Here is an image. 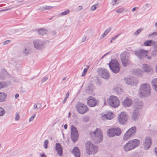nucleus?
Returning <instances> with one entry per match:
<instances>
[{"label":"nucleus","instance_id":"obj_31","mask_svg":"<svg viewBox=\"0 0 157 157\" xmlns=\"http://www.w3.org/2000/svg\"><path fill=\"white\" fill-rule=\"evenodd\" d=\"M153 49L152 51L151 54L153 56H155L157 53V43L155 44V45L153 46Z\"/></svg>","mask_w":157,"mask_h":157},{"label":"nucleus","instance_id":"obj_8","mask_svg":"<svg viewBox=\"0 0 157 157\" xmlns=\"http://www.w3.org/2000/svg\"><path fill=\"white\" fill-rule=\"evenodd\" d=\"M71 137L73 142H76L78 139V132L75 127L73 125L71 127Z\"/></svg>","mask_w":157,"mask_h":157},{"label":"nucleus","instance_id":"obj_10","mask_svg":"<svg viewBox=\"0 0 157 157\" xmlns=\"http://www.w3.org/2000/svg\"><path fill=\"white\" fill-rule=\"evenodd\" d=\"M107 132L108 136L110 137H112L115 135L119 136L121 133V129L118 128L109 129Z\"/></svg>","mask_w":157,"mask_h":157},{"label":"nucleus","instance_id":"obj_53","mask_svg":"<svg viewBox=\"0 0 157 157\" xmlns=\"http://www.w3.org/2000/svg\"><path fill=\"white\" fill-rule=\"evenodd\" d=\"M4 86L3 84L1 82H0V89L3 88Z\"/></svg>","mask_w":157,"mask_h":157},{"label":"nucleus","instance_id":"obj_13","mask_svg":"<svg viewBox=\"0 0 157 157\" xmlns=\"http://www.w3.org/2000/svg\"><path fill=\"white\" fill-rule=\"evenodd\" d=\"M121 58L122 65L124 67H126L131 64V61L129 60L128 57H126L125 53L123 52L121 55Z\"/></svg>","mask_w":157,"mask_h":157},{"label":"nucleus","instance_id":"obj_37","mask_svg":"<svg viewBox=\"0 0 157 157\" xmlns=\"http://www.w3.org/2000/svg\"><path fill=\"white\" fill-rule=\"evenodd\" d=\"M143 30V29L142 28H140L138 29L134 33V35L136 36L138 35L139 34L141 33Z\"/></svg>","mask_w":157,"mask_h":157},{"label":"nucleus","instance_id":"obj_57","mask_svg":"<svg viewBox=\"0 0 157 157\" xmlns=\"http://www.w3.org/2000/svg\"><path fill=\"white\" fill-rule=\"evenodd\" d=\"M137 8V7H135L133 8H132V11L133 12L135 11L136 9Z\"/></svg>","mask_w":157,"mask_h":157},{"label":"nucleus","instance_id":"obj_35","mask_svg":"<svg viewBox=\"0 0 157 157\" xmlns=\"http://www.w3.org/2000/svg\"><path fill=\"white\" fill-rule=\"evenodd\" d=\"M69 12L70 11L69 10H67L64 11V12L59 14L58 15V16L59 17H60L63 15H66L68 14L69 13Z\"/></svg>","mask_w":157,"mask_h":157},{"label":"nucleus","instance_id":"obj_36","mask_svg":"<svg viewBox=\"0 0 157 157\" xmlns=\"http://www.w3.org/2000/svg\"><path fill=\"white\" fill-rule=\"evenodd\" d=\"M5 111L3 108L0 107V117L3 116L5 113Z\"/></svg>","mask_w":157,"mask_h":157},{"label":"nucleus","instance_id":"obj_3","mask_svg":"<svg viewBox=\"0 0 157 157\" xmlns=\"http://www.w3.org/2000/svg\"><path fill=\"white\" fill-rule=\"evenodd\" d=\"M85 146L86 152L88 155L94 154L97 152V147L94 146L91 141H87Z\"/></svg>","mask_w":157,"mask_h":157},{"label":"nucleus","instance_id":"obj_62","mask_svg":"<svg viewBox=\"0 0 157 157\" xmlns=\"http://www.w3.org/2000/svg\"><path fill=\"white\" fill-rule=\"evenodd\" d=\"M110 52H109L107 53H106L101 58H103V57L105 56L106 55H107L108 54H109V53H110Z\"/></svg>","mask_w":157,"mask_h":157},{"label":"nucleus","instance_id":"obj_20","mask_svg":"<svg viewBox=\"0 0 157 157\" xmlns=\"http://www.w3.org/2000/svg\"><path fill=\"white\" fill-rule=\"evenodd\" d=\"M134 148L133 145L129 141L126 143L123 147L124 150L125 151H129Z\"/></svg>","mask_w":157,"mask_h":157},{"label":"nucleus","instance_id":"obj_44","mask_svg":"<svg viewBox=\"0 0 157 157\" xmlns=\"http://www.w3.org/2000/svg\"><path fill=\"white\" fill-rule=\"evenodd\" d=\"M87 69L85 68L84 69L83 72L82 74V77L84 76L85 75V74L87 72Z\"/></svg>","mask_w":157,"mask_h":157},{"label":"nucleus","instance_id":"obj_61","mask_svg":"<svg viewBox=\"0 0 157 157\" xmlns=\"http://www.w3.org/2000/svg\"><path fill=\"white\" fill-rule=\"evenodd\" d=\"M64 128L65 129H66L67 128V124H65L64 125Z\"/></svg>","mask_w":157,"mask_h":157},{"label":"nucleus","instance_id":"obj_34","mask_svg":"<svg viewBox=\"0 0 157 157\" xmlns=\"http://www.w3.org/2000/svg\"><path fill=\"white\" fill-rule=\"evenodd\" d=\"M134 72L136 75L141 76L142 74L143 71L140 69H137L135 70Z\"/></svg>","mask_w":157,"mask_h":157},{"label":"nucleus","instance_id":"obj_41","mask_svg":"<svg viewBox=\"0 0 157 157\" xmlns=\"http://www.w3.org/2000/svg\"><path fill=\"white\" fill-rule=\"evenodd\" d=\"M120 35V34H119L117 36L112 38L110 41V43H112L113 42V41L115 40Z\"/></svg>","mask_w":157,"mask_h":157},{"label":"nucleus","instance_id":"obj_7","mask_svg":"<svg viewBox=\"0 0 157 157\" xmlns=\"http://www.w3.org/2000/svg\"><path fill=\"white\" fill-rule=\"evenodd\" d=\"M136 132V128L133 126L129 128L124 134L123 136V140H126L130 137H133Z\"/></svg>","mask_w":157,"mask_h":157},{"label":"nucleus","instance_id":"obj_26","mask_svg":"<svg viewBox=\"0 0 157 157\" xmlns=\"http://www.w3.org/2000/svg\"><path fill=\"white\" fill-rule=\"evenodd\" d=\"M7 97V94L4 92H0V102H2L5 101Z\"/></svg>","mask_w":157,"mask_h":157},{"label":"nucleus","instance_id":"obj_17","mask_svg":"<svg viewBox=\"0 0 157 157\" xmlns=\"http://www.w3.org/2000/svg\"><path fill=\"white\" fill-rule=\"evenodd\" d=\"M151 144V139L150 137H147L144 142L143 145L146 150H148L150 147Z\"/></svg>","mask_w":157,"mask_h":157},{"label":"nucleus","instance_id":"obj_51","mask_svg":"<svg viewBox=\"0 0 157 157\" xmlns=\"http://www.w3.org/2000/svg\"><path fill=\"white\" fill-rule=\"evenodd\" d=\"M86 36H84L82 38V42H84L86 40Z\"/></svg>","mask_w":157,"mask_h":157},{"label":"nucleus","instance_id":"obj_22","mask_svg":"<svg viewBox=\"0 0 157 157\" xmlns=\"http://www.w3.org/2000/svg\"><path fill=\"white\" fill-rule=\"evenodd\" d=\"M142 69L146 72H150L152 69L150 66L146 64H143Z\"/></svg>","mask_w":157,"mask_h":157},{"label":"nucleus","instance_id":"obj_38","mask_svg":"<svg viewBox=\"0 0 157 157\" xmlns=\"http://www.w3.org/2000/svg\"><path fill=\"white\" fill-rule=\"evenodd\" d=\"M89 118L87 116H85L82 118V121L85 122H87L89 121Z\"/></svg>","mask_w":157,"mask_h":157},{"label":"nucleus","instance_id":"obj_25","mask_svg":"<svg viewBox=\"0 0 157 157\" xmlns=\"http://www.w3.org/2000/svg\"><path fill=\"white\" fill-rule=\"evenodd\" d=\"M129 141L133 145V147L134 148L136 147H138L140 143L139 140L137 139L131 140Z\"/></svg>","mask_w":157,"mask_h":157},{"label":"nucleus","instance_id":"obj_56","mask_svg":"<svg viewBox=\"0 0 157 157\" xmlns=\"http://www.w3.org/2000/svg\"><path fill=\"white\" fill-rule=\"evenodd\" d=\"M67 99V98H64V99L62 103L63 104H64L65 103V102H66Z\"/></svg>","mask_w":157,"mask_h":157},{"label":"nucleus","instance_id":"obj_11","mask_svg":"<svg viewBox=\"0 0 157 157\" xmlns=\"http://www.w3.org/2000/svg\"><path fill=\"white\" fill-rule=\"evenodd\" d=\"M134 53L140 59H142L147 56L148 52L147 50L140 49L139 51H135Z\"/></svg>","mask_w":157,"mask_h":157},{"label":"nucleus","instance_id":"obj_14","mask_svg":"<svg viewBox=\"0 0 157 157\" xmlns=\"http://www.w3.org/2000/svg\"><path fill=\"white\" fill-rule=\"evenodd\" d=\"M124 81L127 84L131 86L136 85L138 83L136 79L133 77L125 78Z\"/></svg>","mask_w":157,"mask_h":157},{"label":"nucleus","instance_id":"obj_27","mask_svg":"<svg viewBox=\"0 0 157 157\" xmlns=\"http://www.w3.org/2000/svg\"><path fill=\"white\" fill-rule=\"evenodd\" d=\"M95 89V88L94 85L92 84H90L88 85V92L89 93L92 94Z\"/></svg>","mask_w":157,"mask_h":157},{"label":"nucleus","instance_id":"obj_9","mask_svg":"<svg viewBox=\"0 0 157 157\" xmlns=\"http://www.w3.org/2000/svg\"><path fill=\"white\" fill-rule=\"evenodd\" d=\"M98 71L100 76L104 79H108L110 77V74L109 72L107 69L105 68H99L98 69Z\"/></svg>","mask_w":157,"mask_h":157},{"label":"nucleus","instance_id":"obj_47","mask_svg":"<svg viewBox=\"0 0 157 157\" xmlns=\"http://www.w3.org/2000/svg\"><path fill=\"white\" fill-rule=\"evenodd\" d=\"M10 41L9 40H7L5 41L3 43V44L4 45H6L10 43Z\"/></svg>","mask_w":157,"mask_h":157},{"label":"nucleus","instance_id":"obj_49","mask_svg":"<svg viewBox=\"0 0 157 157\" xmlns=\"http://www.w3.org/2000/svg\"><path fill=\"white\" fill-rule=\"evenodd\" d=\"M118 1V0H113L112 1V5L114 6L116 4H117V3Z\"/></svg>","mask_w":157,"mask_h":157},{"label":"nucleus","instance_id":"obj_33","mask_svg":"<svg viewBox=\"0 0 157 157\" xmlns=\"http://www.w3.org/2000/svg\"><path fill=\"white\" fill-rule=\"evenodd\" d=\"M53 8V7L49 6H44L40 7V8H38V10L43 11L47 10H50Z\"/></svg>","mask_w":157,"mask_h":157},{"label":"nucleus","instance_id":"obj_29","mask_svg":"<svg viewBox=\"0 0 157 157\" xmlns=\"http://www.w3.org/2000/svg\"><path fill=\"white\" fill-rule=\"evenodd\" d=\"M151 84L153 88L157 92V78L153 79Z\"/></svg>","mask_w":157,"mask_h":157},{"label":"nucleus","instance_id":"obj_30","mask_svg":"<svg viewBox=\"0 0 157 157\" xmlns=\"http://www.w3.org/2000/svg\"><path fill=\"white\" fill-rule=\"evenodd\" d=\"M29 48L27 47H24L22 50L23 55L25 56H26L29 54Z\"/></svg>","mask_w":157,"mask_h":157},{"label":"nucleus","instance_id":"obj_64","mask_svg":"<svg viewBox=\"0 0 157 157\" xmlns=\"http://www.w3.org/2000/svg\"><path fill=\"white\" fill-rule=\"evenodd\" d=\"M67 77H64L63 78L62 80L63 81L65 80H66Z\"/></svg>","mask_w":157,"mask_h":157},{"label":"nucleus","instance_id":"obj_45","mask_svg":"<svg viewBox=\"0 0 157 157\" xmlns=\"http://www.w3.org/2000/svg\"><path fill=\"white\" fill-rule=\"evenodd\" d=\"M48 77H45L43 78L42 79L41 81L42 83L45 82H46L48 79Z\"/></svg>","mask_w":157,"mask_h":157},{"label":"nucleus","instance_id":"obj_39","mask_svg":"<svg viewBox=\"0 0 157 157\" xmlns=\"http://www.w3.org/2000/svg\"><path fill=\"white\" fill-rule=\"evenodd\" d=\"M124 10V8L122 7L120 9H117L116 10V12L118 13H122Z\"/></svg>","mask_w":157,"mask_h":157},{"label":"nucleus","instance_id":"obj_16","mask_svg":"<svg viewBox=\"0 0 157 157\" xmlns=\"http://www.w3.org/2000/svg\"><path fill=\"white\" fill-rule=\"evenodd\" d=\"M33 44L36 48L40 49L44 48V43L42 41L37 40L33 42Z\"/></svg>","mask_w":157,"mask_h":157},{"label":"nucleus","instance_id":"obj_46","mask_svg":"<svg viewBox=\"0 0 157 157\" xmlns=\"http://www.w3.org/2000/svg\"><path fill=\"white\" fill-rule=\"evenodd\" d=\"M36 116V114H33L29 119V122H30L32 121L34 119V117Z\"/></svg>","mask_w":157,"mask_h":157},{"label":"nucleus","instance_id":"obj_1","mask_svg":"<svg viewBox=\"0 0 157 157\" xmlns=\"http://www.w3.org/2000/svg\"><path fill=\"white\" fill-rule=\"evenodd\" d=\"M151 88L150 85L147 83L141 84L140 87L139 94L141 97H146L151 94Z\"/></svg>","mask_w":157,"mask_h":157},{"label":"nucleus","instance_id":"obj_24","mask_svg":"<svg viewBox=\"0 0 157 157\" xmlns=\"http://www.w3.org/2000/svg\"><path fill=\"white\" fill-rule=\"evenodd\" d=\"M157 42L152 40H147L144 42V44L145 46H153Z\"/></svg>","mask_w":157,"mask_h":157},{"label":"nucleus","instance_id":"obj_40","mask_svg":"<svg viewBox=\"0 0 157 157\" xmlns=\"http://www.w3.org/2000/svg\"><path fill=\"white\" fill-rule=\"evenodd\" d=\"M48 140H45L44 141V147L47 149L48 147Z\"/></svg>","mask_w":157,"mask_h":157},{"label":"nucleus","instance_id":"obj_12","mask_svg":"<svg viewBox=\"0 0 157 157\" xmlns=\"http://www.w3.org/2000/svg\"><path fill=\"white\" fill-rule=\"evenodd\" d=\"M87 104L90 107H93L98 104V101L92 96H89L87 98Z\"/></svg>","mask_w":157,"mask_h":157},{"label":"nucleus","instance_id":"obj_5","mask_svg":"<svg viewBox=\"0 0 157 157\" xmlns=\"http://www.w3.org/2000/svg\"><path fill=\"white\" fill-rule=\"evenodd\" d=\"M109 105L111 107L116 108L120 105V101L118 98L115 96H111L107 99Z\"/></svg>","mask_w":157,"mask_h":157},{"label":"nucleus","instance_id":"obj_52","mask_svg":"<svg viewBox=\"0 0 157 157\" xmlns=\"http://www.w3.org/2000/svg\"><path fill=\"white\" fill-rule=\"evenodd\" d=\"M33 108L34 109H38L37 105L36 104H35L34 105Z\"/></svg>","mask_w":157,"mask_h":157},{"label":"nucleus","instance_id":"obj_4","mask_svg":"<svg viewBox=\"0 0 157 157\" xmlns=\"http://www.w3.org/2000/svg\"><path fill=\"white\" fill-rule=\"evenodd\" d=\"M108 64L110 69L113 73H117L119 72L121 67L117 60H111Z\"/></svg>","mask_w":157,"mask_h":157},{"label":"nucleus","instance_id":"obj_48","mask_svg":"<svg viewBox=\"0 0 157 157\" xmlns=\"http://www.w3.org/2000/svg\"><path fill=\"white\" fill-rule=\"evenodd\" d=\"M19 114L17 113L16 114L15 119L16 121H18L19 119Z\"/></svg>","mask_w":157,"mask_h":157},{"label":"nucleus","instance_id":"obj_43","mask_svg":"<svg viewBox=\"0 0 157 157\" xmlns=\"http://www.w3.org/2000/svg\"><path fill=\"white\" fill-rule=\"evenodd\" d=\"M111 29L110 28L107 29L104 33L106 35L111 31Z\"/></svg>","mask_w":157,"mask_h":157},{"label":"nucleus","instance_id":"obj_55","mask_svg":"<svg viewBox=\"0 0 157 157\" xmlns=\"http://www.w3.org/2000/svg\"><path fill=\"white\" fill-rule=\"evenodd\" d=\"M106 35H105V33H103L101 35V39L103 38L105 36H106Z\"/></svg>","mask_w":157,"mask_h":157},{"label":"nucleus","instance_id":"obj_60","mask_svg":"<svg viewBox=\"0 0 157 157\" xmlns=\"http://www.w3.org/2000/svg\"><path fill=\"white\" fill-rule=\"evenodd\" d=\"M40 157H47V156L45 154H42L41 155Z\"/></svg>","mask_w":157,"mask_h":157},{"label":"nucleus","instance_id":"obj_50","mask_svg":"<svg viewBox=\"0 0 157 157\" xmlns=\"http://www.w3.org/2000/svg\"><path fill=\"white\" fill-rule=\"evenodd\" d=\"M153 35L157 36V33L156 32L153 33L149 35V37H150Z\"/></svg>","mask_w":157,"mask_h":157},{"label":"nucleus","instance_id":"obj_19","mask_svg":"<svg viewBox=\"0 0 157 157\" xmlns=\"http://www.w3.org/2000/svg\"><path fill=\"white\" fill-rule=\"evenodd\" d=\"M55 149L57 151L58 155L60 156H62L63 154V147L59 143L56 144Z\"/></svg>","mask_w":157,"mask_h":157},{"label":"nucleus","instance_id":"obj_63","mask_svg":"<svg viewBox=\"0 0 157 157\" xmlns=\"http://www.w3.org/2000/svg\"><path fill=\"white\" fill-rule=\"evenodd\" d=\"M147 59H151V56H147Z\"/></svg>","mask_w":157,"mask_h":157},{"label":"nucleus","instance_id":"obj_32","mask_svg":"<svg viewBox=\"0 0 157 157\" xmlns=\"http://www.w3.org/2000/svg\"><path fill=\"white\" fill-rule=\"evenodd\" d=\"M47 32V30L44 29H41L38 30V33L41 35H44L46 34Z\"/></svg>","mask_w":157,"mask_h":157},{"label":"nucleus","instance_id":"obj_6","mask_svg":"<svg viewBox=\"0 0 157 157\" xmlns=\"http://www.w3.org/2000/svg\"><path fill=\"white\" fill-rule=\"evenodd\" d=\"M77 112L81 114H83L89 110L87 106L80 102H78L76 105Z\"/></svg>","mask_w":157,"mask_h":157},{"label":"nucleus","instance_id":"obj_59","mask_svg":"<svg viewBox=\"0 0 157 157\" xmlns=\"http://www.w3.org/2000/svg\"><path fill=\"white\" fill-rule=\"evenodd\" d=\"M69 92H68L66 94V97L65 98H67L69 96Z\"/></svg>","mask_w":157,"mask_h":157},{"label":"nucleus","instance_id":"obj_18","mask_svg":"<svg viewBox=\"0 0 157 157\" xmlns=\"http://www.w3.org/2000/svg\"><path fill=\"white\" fill-rule=\"evenodd\" d=\"M140 109L136 108L134 110L132 113L131 118L134 121H136L137 120L139 116V110Z\"/></svg>","mask_w":157,"mask_h":157},{"label":"nucleus","instance_id":"obj_28","mask_svg":"<svg viewBox=\"0 0 157 157\" xmlns=\"http://www.w3.org/2000/svg\"><path fill=\"white\" fill-rule=\"evenodd\" d=\"M103 118H106L107 120H111L113 117V115L112 112H109L107 114H105L102 116Z\"/></svg>","mask_w":157,"mask_h":157},{"label":"nucleus","instance_id":"obj_42","mask_svg":"<svg viewBox=\"0 0 157 157\" xmlns=\"http://www.w3.org/2000/svg\"><path fill=\"white\" fill-rule=\"evenodd\" d=\"M97 6V5H95L92 6L90 8L91 10L92 11H93L94 10H95L97 9V7L96 6Z\"/></svg>","mask_w":157,"mask_h":157},{"label":"nucleus","instance_id":"obj_2","mask_svg":"<svg viewBox=\"0 0 157 157\" xmlns=\"http://www.w3.org/2000/svg\"><path fill=\"white\" fill-rule=\"evenodd\" d=\"M90 134L95 143H98L102 141L103 139L102 133L99 128H97L93 132H90Z\"/></svg>","mask_w":157,"mask_h":157},{"label":"nucleus","instance_id":"obj_15","mask_svg":"<svg viewBox=\"0 0 157 157\" xmlns=\"http://www.w3.org/2000/svg\"><path fill=\"white\" fill-rule=\"evenodd\" d=\"M127 119L126 114L125 112L121 113L119 115L118 120L120 124H124Z\"/></svg>","mask_w":157,"mask_h":157},{"label":"nucleus","instance_id":"obj_23","mask_svg":"<svg viewBox=\"0 0 157 157\" xmlns=\"http://www.w3.org/2000/svg\"><path fill=\"white\" fill-rule=\"evenodd\" d=\"M132 100L129 98H127L125 99L123 103V105L125 107H128L130 106L132 104Z\"/></svg>","mask_w":157,"mask_h":157},{"label":"nucleus","instance_id":"obj_54","mask_svg":"<svg viewBox=\"0 0 157 157\" xmlns=\"http://www.w3.org/2000/svg\"><path fill=\"white\" fill-rule=\"evenodd\" d=\"M37 105L38 109H40L41 108V105L40 104L38 103Z\"/></svg>","mask_w":157,"mask_h":157},{"label":"nucleus","instance_id":"obj_21","mask_svg":"<svg viewBox=\"0 0 157 157\" xmlns=\"http://www.w3.org/2000/svg\"><path fill=\"white\" fill-rule=\"evenodd\" d=\"M72 153L75 157H80V152L78 147H75L72 151Z\"/></svg>","mask_w":157,"mask_h":157},{"label":"nucleus","instance_id":"obj_58","mask_svg":"<svg viewBox=\"0 0 157 157\" xmlns=\"http://www.w3.org/2000/svg\"><path fill=\"white\" fill-rule=\"evenodd\" d=\"M19 97V94H16L15 95V98L16 99H17Z\"/></svg>","mask_w":157,"mask_h":157}]
</instances>
